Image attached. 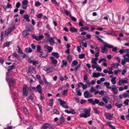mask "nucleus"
Segmentation results:
<instances>
[{
	"label": "nucleus",
	"instance_id": "1",
	"mask_svg": "<svg viewBox=\"0 0 129 129\" xmlns=\"http://www.w3.org/2000/svg\"><path fill=\"white\" fill-rule=\"evenodd\" d=\"M91 109L85 108L83 111V113H81L80 114L79 116L82 117H84L85 118H86L88 117H89L90 116Z\"/></svg>",
	"mask_w": 129,
	"mask_h": 129
},
{
	"label": "nucleus",
	"instance_id": "2",
	"mask_svg": "<svg viewBox=\"0 0 129 129\" xmlns=\"http://www.w3.org/2000/svg\"><path fill=\"white\" fill-rule=\"evenodd\" d=\"M113 46L111 45H109L108 43H105L104 46H102L101 47L102 52V53H106L107 52L108 50L106 48V47L108 48H113Z\"/></svg>",
	"mask_w": 129,
	"mask_h": 129
},
{
	"label": "nucleus",
	"instance_id": "3",
	"mask_svg": "<svg viewBox=\"0 0 129 129\" xmlns=\"http://www.w3.org/2000/svg\"><path fill=\"white\" fill-rule=\"evenodd\" d=\"M58 101L59 102V104L65 109H68L69 108V107L66 105V103L64 101L61 100V99H59Z\"/></svg>",
	"mask_w": 129,
	"mask_h": 129
},
{
	"label": "nucleus",
	"instance_id": "4",
	"mask_svg": "<svg viewBox=\"0 0 129 129\" xmlns=\"http://www.w3.org/2000/svg\"><path fill=\"white\" fill-rule=\"evenodd\" d=\"M33 81V80L32 79H30V82L31 83H31ZM30 86L34 91L35 92L38 91L40 93V85H38L37 86L36 88L35 87H32L31 86V84L30 85Z\"/></svg>",
	"mask_w": 129,
	"mask_h": 129
},
{
	"label": "nucleus",
	"instance_id": "5",
	"mask_svg": "<svg viewBox=\"0 0 129 129\" xmlns=\"http://www.w3.org/2000/svg\"><path fill=\"white\" fill-rule=\"evenodd\" d=\"M29 89L26 85H24L23 87V92L24 95L27 96L28 94Z\"/></svg>",
	"mask_w": 129,
	"mask_h": 129
},
{
	"label": "nucleus",
	"instance_id": "6",
	"mask_svg": "<svg viewBox=\"0 0 129 129\" xmlns=\"http://www.w3.org/2000/svg\"><path fill=\"white\" fill-rule=\"evenodd\" d=\"M50 58L51 59L50 62L51 64H53L55 66H56L58 63L57 60L54 59L53 57H50Z\"/></svg>",
	"mask_w": 129,
	"mask_h": 129
},
{
	"label": "nucleus",
	"instance_id": "7",
	"mask_svg": "<svg viewBox=\"0 0 129 129\" xmlns=\"http://www.w3.org/2000/svg\"><path fill=\"white\" fill-rule=\"evenodd\" d=\"M117 88V87L115 85H113L112 86V87H111L110 89L113 91V93L116 94L118 92Z\"/></svg>",
	"mask_w": 129,
	"mask_h": 129
},
{
	"label": "nucleus",
	"instance_id": "8",
	"mask_svg": "<svg viewBox=\"0 0 129 129\" xmlns=\"http://www.w3.org/2000/svg\"><path fill=\"white\" fill-rule=\"evenodd\" d=\"M52 126L48 123H45L43 124L41 127V129H50L51 128Z\"/></svg>",
	"mask_w": 129,
	"mask_h": 129
},
{
	"label": "nucleus",
	"instance_id": "9",
	"mask_svg": "<svg viewBox=\"0 0 129 129\" xmlns=\"http://www.w3.org/2000/svg\"><path fill=\"white\" fill-rule=\"evenodd\" d=\"M127 79L123 80L122 79L119 78L118 81V84L119 85H121L123 84L124 83H128Z\"/></svg>",
	"mask_w": 129,
	"mask_h": 129
},
{
	"label": "nucleus",
	"instance_id": "10",
	"mask_svg": "<svg viewBox=\"0 0 129 129\" xmlns=\"http://www.w3.org/2000/svg\"><path fill=\"white\" fill-rule=\"evenodd\" d=\"M84 97L86 98L91 97L92 96V94L87 91H86L84 92Z\"/></svg>",
	"mask_w": 129,
	"mask_h": 129
},
{
	"label": "nucleus",
	"instance_id": "11",
	"mask_svg": "<svg viewBox=\"0 0 129 129\" xmlns=\"http://www.w3.org/2000/svg\"><path fill=\"white\" fill-rule=\"evenodd\" d=\"M43 69L47 73L52 72L53 71V68L52 67H44L43 68Z\"/></svg>",
	"mask_w": 129,
	"mask_h": 129
},
{
	"label": "nucleus",
	"instance_id": "12",
	"mask_svg": "<svg viewBox=\"0 0 129 129\" xmlns=\"http://www.w3.org/2000/svg\"><path fill=\"white\" fill-rule=\"evenodd\" d=\"M56 38L55 37H51L48 39V42L51 45H53L54 44V41L53 39Z\"/></svg>",
	"mask_w": 129,
	"mask_h": 129
},
{
	"label": "nucleus",
	"instance_id": "13",
	"mask_svg": "<svg viewBox=\"0 0 129 129\" xmlns=\"http://www.w3.org/2000/svg\"><path fill=\"white\" fill-rule=\"evenodd\" d=\"M105 115L107 119H111L113 118L112 114H111L110 113H105Z\"/></svg>",
	"mask_w": 129,
	"mask_h": 129
},
{
	"label": "nucleus",
	"instance_id": "14",
	"mask_svg": "<svg viewBox=\"0 0 129 129\" xmlns=\"http://www.w3.org/2000/svg\"><path fill=\"white\" fill-rule=\"evenodd\" d=\"M10 87L12 86H12H14L15 85V83L14 82V79H11L10 80V81L8 83Z\"/></svg>",
	"mask_w": 129,
	"mask_h": 129
},
{
	"label": "nucleus",
	"instance_id": "15",
	"mask_svg": "<svg viewBox=\"0 0 129 129\" xmlns=\"http://www.w3.org/2000/svg\"><path fill=\"white\" fill-rule=\"evenodd\" d=\"M120 64L118 63H113L111 64V67L113 68L116 69Z\"/></svg>",
	"mask_w": 129,
	"mask_h": 129
},
{
	"label": "nucleus",
	"instance_id": "16",
	"mask_svg": "<svg viewBox=\"0 0 129 129\" xmlns=\"http://www.w3.org/2000/svg\"><path fill=\"white\" fill-rule=\"evenodd\" d=\"M93 77L98 78L101 76V74L99 73L94 72L93 73Z\"/></svg>",
	"mask_w": 129,
	"mask_h": 129
},
{
	"label": "nucleus",
	"instance_id": "17",
	"mask_svg": "<svg viewBox=\"0 0 129 129\" xmlns=\"http://www.w3.org/2000/svg\"><path fill=\"white\" fill-rule=\"evenodd\" d=\"M11 31L12 30L11 28L7 29L5 31V35H7L10 34L11 33Z\"/></svg>",
	"mask_w": 129,
	"mask_h": 129
},
{
	"label": "nucleus",
	"instance_id": "18",
	"mask_svg": "<svg viewBox=\"0 0 129 129\" xmlns=\"http://www.w3.org/2000/svg\"><path fill=\"white\" fill-rule=\"evenodd\" d=\"M29 71L33 73H36V70L33 67H30L28 68Z\"/></svg>",
	"mask_w": 129,
	"mask_h": 129
},
{
	"label": "nucleus",
	"instance_id": "19",
	"mask_svg": "<svg viewBox=\"0 0 129 129\" xmlns=\"http://www.w3.org/2000/svg\"><path fill=\"white\" fill-rule=\"evenodd\" d=\"M51 54L56 58H58L59 57V54L57 52H53L51 53Z\"/></svg>",
	"mask_w": 129,
	"mask_h": 129
},
{
	"label": "nucleus",
	"instance_id": "20",
	"mask_svg": "<svg viewBox=\"0 0 129 129\" xmlns=\"http://www.w3.org/2000/svg\"><path fill=\"white\" fill-rule=\"evenodd\" d=\"M104 84V85H105L106 87V88L107 89H110L111 88V87L110 86V83H109L107 82H105Z\"/></svg>",
	"mask_w": 129,
	"mask_h": 129
},
{
	"label": "nucleus",
	"instance_id": "21",
	"mask_svg": "<svg viewBox=\"0 0 129 129\" xmlns=\"http://www.w3.org/2000/svg\"><path fill=\"white\" fill-rule=\"evenodd\" d=\"M70 31L72 33L74 32H77V29L75 27H71L70 29Z\"/></svg>",
	"mask_w": 129,
	"mask_h": 129
},
{
	"label": "nucleus",
	"instance_id": "22",
	"mask_svg": "<svg viewBox=\"0 0 129 129\" xmlns=\"http://www.w3.org/2000/svg\"><path fill=\"white\" fill-rule=\"evenodd\" d=\"M10 42H8L5 43L2 46V48L4 49L6 47L9 46L10 44Z\"/></svg>",
	"mask_w": 129,
	"mask_h": 129
},
{
	"label": "nucleus",
	"instance_id": "23",
	"mask_svg": "<svg viewBox=\"0 0 129 129\" xmlns=\"http://www.w3.org/2000/svg\"><path fill=\"white\" fill-rule=\"evenodd\" d=\"M127 92H124L123 93V96L125 98L127 97L129 98V90L127 91Z\"/></svg>",
	"mask_w": 129,
	"mask_h": 129
},
{
	"label": "nucleus",
	"instance_id": "24",
	"mask_svg": "<svg viewBox=\"0 0 129 129\" xmlns=\"http://www.w3.org/2000/svg\"><path fill=\"white\" fill-rule=\"evenodd\" d=\"M116 77H113L111 80V82L112 84L113 85H115L116 83Z\"/></svg>",
	"mask_w": 129,
	"mask_h": 129
},
{
	"label": "nucleus",
	"instance_id": "25",
	"mask_svg": "<svg viewBox=\"0 0 129 129\" xmlns=\"http://www.w3.org/2000/svg\"><path fill=\"white\" fill-rule=\"evenodd\" d=\"M60 124H62L64 122L65 120V118L62 115H61L60 117Z\"/></svg>",
	"mask_w": 129,
	"mask_h": 129
},
{
	"label": "nucleus",
	"instance_id": "26",
	"mask_svg": "<svg viewBox=\"0 0 129 129\" xmlns=\"http://www.w3.org/2000/svg\"><path fill=\"white\" fill-rule=\"evenodd\" d=\"M108 97L107 96H105L103 97L102 98V99L103 101L106 103H108Z\"/></svg>",
	"mask_w": 129,
	"mask_h": 129
},
{
	"label": "nucleus",
	"instance_id": "27",
	"mask_svg": "<svg viewBox=\"0 0 129 129\" xmlns=\"http://www.w3.org/2000/svg\"><path fill=\"white\" fill-rule=\"evenodd\" d=\"M96 37L98 39V40L100 41H101L102 42H104V41L101 39V38H105V37L103 36H101L100 35H97L96 36Z\"/></svg>",
	"mask_w": 129,
	"mask_h": 129
},
{
	"label": "nucleus",
	"instance_id": "28",
	"mask_svg": "<svg viewBox=\"0 0 129 129\" xmlns=\"http://www.w3.org/2000/svg\"><path fill=\"white\" fill-rule=\"evenodd\" d=\"M47 55V53H45L43 52H41V58L46 57Z\"/></svg>",
	"mask_w": 129,
	"mask_h": 129
},
{
	"label": "nucleus",
	"instance_id": "29",
	"mask_svg": "<svg viewBox=\"0 0 129 129\" xmlns=\"http://www.w3.org/2000/svg\"><path fill=\"white\" fill-rule=\"evenodd\" d=\"M129 100L128 99H125L123 102V104L125 106H127L128 105Z\"/></svg>",
	"mask_w": 129,
	"mask_h": 129
},
{
	"label": "nucleus",
	"instance_id": "30",
	"mask_svg": "<svg viewBox=\"0 0 129 129\" xmlns=\"http://www.w3.org/2000/svg\"><path fill=\"white\" fill-rule=\"evenodd\" d=\"M76 90L77 92L78 95L79 96H81L82 94V92L80 91L79 88H76Z\"/></svg>",
	"mask_w": 129,
	"mask_h": 129
},
{
	"label": "nucleus",
	"instance_id": "31",
	"mask_svg": "<svg viewBox=\"0 0 129 129\" xmlns=\"http://www.w3.org/2000/svg\"><path fill=\"white\" fill-rule=\"evenodd\" d=\"M91 62L92 64L97 65V61L94 58H93L92 59Z\"/></svg>",
	"mask_w": 129,
	"mask_h": 129
},
{
	"label": "nucleus",
	"instance_id": "32",
	"mask_svg": "<svg viewBox=\"0 0 129 129\" xmlns=\"http://www.w3.org/2000/svg\"><path fill=\"white\" fill-rule=\"evenodd\" d=\"M99 101L100 100H98L97 99H95L93 101V105H95V104H98Z\"/></svg>",
	"mask_w": 129,
	"mask_h": 129
},
{
	"label": "nucleus",
	"instance_id": "33",
	"mask_svg": "<svg viewBox=\"0 0 129 129\" xmlns=\"http://www.w3.org/2000/svg\"><path fill=\"white\" fill-rule=\"evenodd\" d=\"M81 64L79 63L76 67H75L74 68V70L76 71H77L78 69L80 68V66Z\"/></svg>",
	"mask_w": 129,
	"mask_h": 129
},
{
	"label": "nucleus",
	"instance_id": "34",
	"mask_svg": "<svg viewBox=\"0 0 129 129\" xmlns=\"http://www.w3.org/2000/svg\"><path fill=\"white\" fill-rule=\"evenodd\" d=\"M115 105L117 107V108H120L123 106V105L121 104H118L117 103H116L115 104Z\"/></svg>",
	"mask_w": 129,
	"mask_h": 129
},
{
	"label": "nucleus",
	"instance_id": "35",
	"mask_svg": "<svg viewBox=\"0 0 129 129\" xmlns=\"http://www.w3.org/2000/svg\"><path fill=\"white\" fill-rule=\"evenodd\" d=\"M85 55L84 53L80 54L79 55V58L80 59H83L85 57Z\"/></svg>",
	"mask_w": 129,
	"mask_h": 129
},
{
	"label": "nucleus",
	"instance_id": "36",
	"mask_svg": "<svg viewBox=\"0 0 129 129\" xmlns=\"http://www.w3.org/2000/svg\"><path fill=\"white\" fill-rule=\"evenodd\" d=\"M47 50L48 51V52L49 53H50L53 50V48H52L51 47L49 46H47Z\"/></svg>",
	"mask_w": 129,
	"mask_h": 129
},
{
	"label": "nucleus",
	"instance_id": "37",
	"mask_svg": "<svg viewBox=\"0 0 129 129\" xmlns=\"http://www.w3.org/2000/svg\"><path fill=\"white\" fill-rule=\"evenodd\" d=\"M62 63H63L62 65V67L64 66H66L67 65V62L66 60H63L62 61Z\"/></svg>",
	"mask_w": 129,
	"mask_h": 129
},
{
	"label": "nucleus",
	"instance_id": "38",
	"mask_svg": "<svg viewBox=\"0 0 129 129\" xmlns=\"http://www.w3.org/2000/svg\"><path fill=\"white\" fill-rule=\"evenodd\" d=\"M78 63V61L76 60H74L72 62V64L74 65V66L77 65Z\"/></svg>",
	"mask_w": 129,
	"mask_h": 129
},
{
	"label": "nucleus",
	"instance_id": "39",
	"mask_svg": "<svg viewBox=\"0 0 129 129\" xmlns=\"http://www.w3.org/2000/svg\"><path fill=\"white\" fill-rule=\"evenodd\" d=\"M105 108H107L109 110L111 109L112 108V107L111 105L110 104H108V105H106Z\"/></svg>",
	"mask_w": 129,
	"mask_h": 129
},
{
	"label": "nucleus",
	"instance_id": "40",
	"mask_svg": "<svg viewBox=\"0 0 129 129\" xmlns=\"http://www.w3.org/2000/svg\"><path fill=\"white\" fill-rule=\"evenodd\" d=\"M53 104V99H51L49 101V105L52 107Z\"/></svg>",
	"mask_w": 129,
	"mask_h": 129
},
{
	"label": "nucleus",
	"instance_id": "41",
	"mask_svg": "<svg viewBox=\"0 0 129 129\" xmlns=\"http://www.w3.org/2000/svg\"><path fill=\"white\" fill-rule=\"evenodd\" d=\"M106 34L108 35H110L112 36L114 35H115V33L114 31H111L110 33H107Z\"/></svg>",
	"mask_w": 129,
	"mask_h": 129
},
{
	"label": "nucleus",
	"instance_id": "42",
	"mask_svg": "<svg viewBox=\"0 0 129 129\" xmlns=\"http://www.w3.org/2000/svg\"><path fill=\"white\" fill-rule=\"evenodd\" d=\"M67 58L69 62L71 61L72 60V57L70 55H68Z\"/></svg>",
	"mask_w": 129,
	"mask_h": 129
},
{
	"label": "nucleus",
	"instance_id": "43",
	"mask_svg": "<svg viewBox=\"0 0 129 129\" xmlns=\"http://www.w3.org/2000/svg\"><path fill=\"white\" fill-rule=\"evenodd\" d=\"M99 67V66L97 63V65L92 64V67L93 69H94L96 68L97 67Z\"/></svg>",
	"mask_w": 129,
	"mask_h": 129
},
{
	"label": "nucleus",
	"instance_id": "44",
	"mask_svg": "<svg viewBox=\"0 0 129 129\" xmlns=\"http://www.w3.org/2000/svg\"><path fill=\"white\" fill-rule=\"evenodd\" d=\"M25 50L26 51L28 52L31 53L32 52V49L30 48H26Z\"/></svg>",
	"mask_w": 129,
	"mask_h": 129
},
{
	"label": "nucleus",
	"instance_id": "45",
	"mask_svg": "<svg viewBox=\"0 0 129 129\" xmlns=\"http://www.w3.org/2000/svg\"><path fill=\"white\" fill-rule=\"evenodd\" d=\"M68 89H65L62 92V94L63 95H66L67 94Z\"/></svg>",
	"mask_w": 129,
	"mask_h": 129
},
{
	"label": "nucleus",
	"instance_id": "46",
	"mask_svg": "<svg viewBox=\"0 0 129 129\" xmlns=\"http://www.w3.org/2000/svg\"><path fill=\"white\" fill-rule=\"evenodd\" d=\"M65 13L66 15H69L70 17L71 16V13L69 11L66 10L65 11Z\"/></svg>",
	"mask_w": 129,
	"mask_h": 129
},
{
	"label": "nucleus",
	"instance_id": "47",
	"mask_svg": "<svg viewBox=\"0 0 129 129\" xmlns=\"http://www.w3.org/2000/svg\"><path fill=\"white\" fill-rule=\"evenodd\" d=\"M13 55L17 58H19V55H17L16 52L13 53Z\"/></svg>",
	"mask_w": 129,
	"mask_h": 129
},
{
	"label": "nucleus",
	"instance_id": "48",
	"mask_svg": "<svg viewBox=\"0 0 129 129\" xmlns=\"http://www.w3.org/2000/svg\"><path fill=\"white\" fill-rule=\"evenodd\" d=\"M40 5V3L38 1L35 2V6L36 7H38Z\"/></svg>",
	"mask_w": 129,
	"mask_h": 129
},
{
	"label": "nucleus",
	"instance_id": "49",
	"mask_svg": "<svg viewBox=\"0 0 129 129\" xmlns=\"http://www.w3.org/2000/svg\"><path fill=\"white\" fill-rule=\"evenodd\" d=\"M28 3V1L27 0H24L22 2V4L23 5H25L27 4Z\"/></svg>",
	"mask_w": 129,
	"mask_h": 129
},
{
	"label": "nucleus",
	"instance_id": "50",
	"mask_svg": "<svg viewBox=\"0 0 129 129\" xmlns=\"http://www.w3.org/2000/svg\"><path fill=\"white\" fill-rule=\"evenodd\" d=\"M123 57L124 58L123 59L126 61V62H129V58H127L126 57L124 56H123Z\"/></svg>",
	"mask_w": 129,
	"mask_h": 129
},
{
	"label": "nucleus",
	"instance_id": "51",
	"mask_svg": "<svg viewBox=\"0 0 129 129\" xmlns=\"http://www.w3.org/2000/svg\"><path fill=\"white\" fill-rule=\"evenodd\" d=\"M34 38H35L36 40L37 41L39 40L40 39V35H39L38 36H35L34 37Z\"/></svg>",
	"mask_w": 129,
	"mask_h": 129
},
{
	"label": "nucleus",
	"instance_id": "52",
	"mask_svg": "<svg viewBox=\"0 0 129 129\" xmlns=\"http://www.w3.org/2000/svg\"><path fill=\"white\" fill-rule=\"evenodd\" d=\"M95 91V90L93 88V86L91 87V88L90 89L89 91L91 93H93Z\"/></svg>",
	"mask_w": 129,
	"mask_h": 129
},
{
	"label": "nucleus",
	"instance_id": "53",
	"mask_svg": "<svg viewBox=\"0 0 129 129\" xmlns=\"http://www.w3.org/2000/svg\"><path fill=\"white\" fill-rule=\"evenodd\" d=\"M71 18L72 21H73L76 22L77 21L76 19L74 17L72 16H71L70 17Z\"/></svg>",
	"mask_w": 129,
	"mask_h": 129
},
{
	"label": "nucleus",
	"instance_id": "54",
	"mask_svg": "<svg viewBox=\"0 0 129 129\" xmlns=\"http://www.w3.org/2000/svg\"><path fill=\"white\" fill-rule=\"evenodd\" d=\"M37 48V51L39 52H40V45H37L36 46Z\"/></svg>",
	"mask_w": 129,
	"mask_h": 129
},
{
	"label": "nucleus",
	"instance_id": "55",
	"mask_svg": "<svg viewBox=\"0 0 129 129\" xmlns=\"http://www.w3.org/2000/svg\"><path fill=\"white\" fill-rule=\"evenodd\" d=\"M88 76L86 74H85L84 75V77H83V80L85 81H86L88 79Z\"/></svg>",
	"mask_w": 129,
	"mask_h": 129
},
{
	"label": "nucleus",
	"instance_id": "56",
	"mask_svg": "<svg viewBox=\"0 0 129 129\" xmlns=\"http://www.w3.org/2000/svg\"><path fill=\"white\" fill-rule=\"evenodd\" d=\"M105 105V104L103 102H99L98 103V105L99 106H104V105Z\"/></svg>",
	"mask_w": 129,
	"mask_h": 129
},
{
	"label": "nucleus",
	"instance_id": "57",
	"mask_svg": "<svg viewBox=\"0 0 129 129\" xmlns=\"http://www.w3.org/2000/svg\"><path fill=\"white\" fill-rule=\"evenodd\" d=\"M87 84H83V86H82V88H83V90H85L86 89L87 87Z\"/></svg>",
	"mask_w": 129,
	"mask_h": 129
},
{
	"label": "nucleus",
	"instance_id": "58",
	"mask_svg": "<svg viewBox=\"0 0 129 129\" xmlns=\"http://www.w3.org/2000/svg\"><path fill=\"white\" fill-rule=\"evenodd\" d=\"M81 29H82L84 30H87L89 29V28L87 27H84L83 26L81 27Z\"/></svg>",
	"mask_w": 129,
	"mask_h": 129
},
{
	"label": "nucleus",
	"instance_id": "59",
	"mask_svg": "<svg viewBox=\"0 0 129 129\" xmlns=\"http://www.w3.org/2000/svg\"><path fill=\"white\" fill-rule=\"evenodd\" d=\"M124 53H129V49H126L123 50Z\"/></svg>",
	"mask_w": 129,
	"mask_h": 129
},
{
	"label": "nucleus",
	"instance_id": "60",
	"mask_svg": "<svg viewBox=\"0 0 129 129\" xmlns=\"http://www.w3.org/2000/svg\"><path fill=\"white\" fill-rule=\"evenodd\" d=\"M54 113L55 114H59V111L56 109H55L53 111Z\"/></svg>",
	"mask_w": 129,
	"mask_h": 129
},
{
	"label": "nucleus",
	"instance_id": "61",
	"mask_svg": "<svg viewBox=\"0 0 129 129\" xmlns=\"http://www.w3.org/2000/svg\"><path fill=\"white\" fill-rule=\"evenodd\" d=\"M83 84V83L80 82L77 84V86L78 87H81V86L82 87Z\"/></svg>",
	"mask_w": 129,
	"mask_h": 129
},
{
	"label": "nucleus",
	"instance_id": "62",
	"mask_svg": "<svg viewBox=\"0 0 129 129\" xmlns=\"http://www.w3.org/2000/svg\"><path fill=\"white\" fill-rule=\"evenodd\" d=\"M21 4L19 2H17L16 5V7L17 8H19Z\"/></svg>",
	"mask_w": 129,
	"mask_h": 129
},
{
	"label": "nucleus",
	"instance_id": "63",
	"mask_svg": "<svg viewBox=\"0 0 129 129\" xmlns=\"http://www.w3.org/2000/svg\"><path fill=\"white\" fill-rule=\"evenodd\" d=\"M94 112L95 113L99 114L100 113V111L96 109H93Z\"/></svg>",
	"mask_w": 129,
	"mask_h": 129
},
{
	"label": "nucleus",
	"instance_id": "64",
	"mask_svg": "<svg viewBox=\"0 0 129 129\" xmlns=\"http://www.w3.org/2000/svg\"><path fill=\"white\" fill-rule=\"evenodd\" d=\"M14 67V66L13 65L9 66L8 69V71H9L11 70Z\"/></svg>",
	"mask_w": 129,
	"mask_h": 129
}]
</instances>
